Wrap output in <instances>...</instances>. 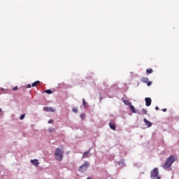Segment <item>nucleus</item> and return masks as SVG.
Masks as SVG:
<instances>
[{"instance_id":"f257e3e1","label":"nucleus","mask_w":179,"mask_h":179,"mask_svg":"<svg viewBox=\"0 0 179 179\" xmlns=\"http://www.w3.org/2000/svg\"><path fill=\"white\" fill-rule=\"evenodd\" d=\"M176 160L177 157L176 155L169 157L165 163L162 165V168L164 170H167L168 171H171V166H173V163H174Z\"/></svg>"},{"instance_id":"f03ea898","label":"nucleus","mask_w":179,"mask_h":179,"mask_svg":"<svg viewBox=\"0 0 179 179\" xmlns=\"http://www.w3.org/2000/svg\"><path fill=\"white\" fill-rule=\"evenodd\" d=\"M55 157L57 162H62V159H64V150H61V148H56Z\"/></svg>"},{"instance_id":"7ed1b4c3","label":"nucleus","mask_w":179,"mask_h":179,"mask_svg":"<svg viewBox=\"0 0 179 179\" xmlns=\"http://www.w3.org/2000/svg\"><path fill=\"white\" fill-rule=\"evenodd\" d=\"M150 177L152 179H162L160 175H159V169L155 168L150 172Z\"/></svg>"},{"instance_id":"20e7f679","label":"nucleus","mask_w":179,"mask_h":179,"mask_svg":"<svg viewBox=\"0 0 179 179\" xmlns=\"http://www.w3.org/2000/svg\"><path fill=\"white\" fill-rule=\"evenodd\" d=\"M88 167H89V162H85L84 164H83L79 167V171H82L83 173L86 171V170H87Z\"/></svg>"},{"instance_id":"39448f33","label":"nucleus","mask_w":179,"mask_h":179,"mask_svg":"<svg viewBox=\"0 0 179 179\" xmlns=\"http://www.w3.org/2000/svg\"><path fill=\"white\" fill-rule=\"evenodd\" d=\"M141 80L143 82V83H147L148 86H152V81H149V78L147 77L141 78Z\"/></svg>"},{"instance_id":"423d86ee","label":"nucleus","mask_w":179,"mask_h":179,"mask_svg":"<svg viewBox=\"0 0 179 179\" xmlns=\"http://www.w3.org/2000/svg\"><path fill=\"white\" fill-rule=\"evenodd\" d=\"M109 127L110 129H113V131H115V129H117V126L115 125V122H114V120H111L109 122Z\"/></svg>"},{"instance_id":"0eeeda50","label":"nucleus","mask_w":179,"mask_h":179,"mask_svg":"<svg viewBox=\"0 0 179 179\" xmlns=\"http://www.w3.org/2000/svg\"><path fill=\"white\" fill-rule=\"evenodd\" d=\"M43 111H47L48 113H55V109L51 107H43Z\"/></svg>"},{"instance_id":"6e6552de","label":"nucleus","mask_w":179,"mask_h":179,"mask_svg":"<svg viewBox=\"0 0 179 179\" xmlns=\"http://www.w3.org/2000/svg\"><path fill=\"white\" fill-rule=\"evenodd\" d=\"M145 106L147 107H149L150 106H151V104H152V99L151 98L146 97L145 99Z\"/></svg>"},{"instance_id":"1a4fd4ad","label":"nucleus","mask_w":179,"mask_h":179,"mask_svg":"<svg viewBox=\"0 0 179 179\" xmlns=\"http://www.w3.org/2000/svg\"><path fill=\"white\" fill-rule=\"evenodd\" d=\"M87 157H90V149L88 151L85 152L83 155V159H86Z\"/></svg>"},{"instance_id":"9d476101","label":"nucleus","mask_w":179,"mask_h":179,"mask_svg":"<svg viewBox=\"0 0 179 179\" xmlns=\"http://www.w3.org/2000/svg\"><path fill=\"white\" fill-rule=\"evenodd\" d=\"M31 163H32V164H34V166H35L36 167H37V166H38L39 164L38 160L37 159H31Z\"/></svg>"},{"instance_id":"9b49d317","label":"nucleus","mask_w":179,"mask_h":179,"mask_svg":"<svg viewBox=\"0 0 179 179\" xmlns=\"http://www.w3.org/2000/svg\"><path fill=\"white\" fill-rule=\"evenodd\" d=\"M144 122L147 127H152V122H149L146 118L144 119Z\"/></svg>"},{"instance_id":"f8f14e48","label":"nucleus","mask_w":179,"mask_h":179,"mask_svg":"<svg viewBox=\"0 0 179 179\" xmlns=\"http://www.w3.org/2000/svg\"><path fill=\"white\" fill-rule=\"evenodd\" d=\"M130 110L132 111V113H136V110H135V106H133L132 104L130 105Z\"/></svg>"},{"instance_id":"ddd939ff","label":"nucleus","mask_w":179,"mask_h":179,"mask_svg":"<svg viewBox=\"0 0 179 179\" xmlns=\"http://www.w3.org/2000/svg\"><path fill=\"white\" fill-rule=\"evenodd\" d=\"M146 73H148V75H150V73H153V70L152 69H147Z\"/></svg>"},{"instance_id":"4468645a","label":"nucleus","mask_w":179,"mask_h":179,"mask_svg":"<svg viewBox=\"0 0 179 179\" xmlns=\"http://www.w3.org/2000/svg\"><path fill=\"white\" fill-rule=\"evenodd\" d=\"M123 103L126 105V106H131V102H129V101L128 100H123Z\"/></svg>"},{"instance_id":"2eb2a0df","label":"nucleus","mask_w":179,"mask_h":179,"mask_svg":"<svg viewBox=\"0 0 179 179\" xmlns=\"http://www.w3.org/2000/svg\"><path fill=\"white\" fill-rule=\"evenodd\" d=\"M37 85H40V81H35L34 83H32V87H36Z\"/></svg>"},{"instance_id":"dca6fc26","label":"nucleus","mask_w":179,"mask_h":179,"mask_svg":"<svg viewBox=\"0 0 179 179\" xmlns=\"http://www.w3.org/2000/svg\"><path fill=\"white\" fill-rule=\"evenodd\" d=\"M45 93H47L48 94H52V91L51 90H46L43 91Z\"/></svg>"},{"instance_id":"f3484780","label":"nucleus","mask_w":179,"mask_h":179,"mask_svg":"<svg viewBox=\"0 0 179 179\" xmlns=\"http://www.w3.org/2000/svg\"><path fill=\"white\" fill-rule=\"evenodd\" d=\"M48 132L51 133V132H55V129L50 127L48 129Z\"/></svg>"},{"instance_id":"a211bd4d","label":"nucleus","mask_w":179,"mask_h":179,"mask_svg":"<svg viewBox=\"0 0 179 179\" xmlns=\"http://www.w3.org/2000/svg\"><path fill=\"white\" fill-rule=\"evenodd\" d=\"M24 117H26V114H22L20 117V120H24Z\"/></svg>"},{"instance_id":"6ab92c4d","label":"nucleus","mask_w":179,"mask_h":179,"mask_svg":"<svg viewBox=\"0 0 179 179\" xmlns=\"http://www.w3.org/2000/svg\"><path fill=\"white\" fill-rule=\"evenodd\" d=\"M142 113L146 115L148 114V110L146 109H142Z\"/></svg>"},{"instance_id":"aec40b11","label":"nucleus","mask_w":179,"mask_h":179,"mask_svg":"<svg viewBox=\"0 0 179 179\" xmlns=\"http://www.w3.org/2000/svg\"><path fill=\"white\" fill-rule=\"evenodd\" d=\"M83 107H86V101H85V99H83Z\"/></svg>"},{"instance_id":"412c9836","label":"nucleus","mask_w":179,"mask_h":179,"mask_svg":"<svg viewBox=\"0 0 179 179\" xmlns=\"http://www.w3.org/2000/svg\"><path fill=\"white\" fill-rule=\"evenodd\" d=\"M73 113H78V109L76 108H73L72 109Z\"/></svg>"},{"instance_id":"4be33fe9","label":"nucleus","mask_w":179,"mask_h":179,"mask_svg":"<svg viewBox=\"0 0 179 179\" xmlns=\"http://www.w3.org/2000/svg\"><path fill=\"white\" fill-rule=\"evenodd\" d=\"M54 122V120L52 119H50L48 120V123L52 124Z\"/></svg>"},{"instance_id":"5701e85b","label":"nucleus","mask_w":179,"mask_h":179,"mask_svg":"<svg viewBox=\"0 0 179 179\" xmlns=\"http://www.w3.org/2000/svg\"><path fill=\"white\" fill-rule=\"evenodd\" d=\"M32 85L31 84H28L27 85V89H30V87H31Z\"/></svg>"},{"instance_id":"b1692460","label":"nucleus","mask_w":179,"mask_h":179,"mask_svg":"<svg viewBox=\"0 0 179 179\" xmlns=\"http://www.w3.org/2000/svg\"><path fill=\"white\" fill-rule=\"evenodd\" d=\"M19 88L17 87V86H15V87H14L13 88V90H14V91H16V90H17Z\"/></svg>"},{"instance_id":"393cba45","label":"nucleus","mask_w":179,"mask_h":179,"mask_svg":"<svg viewBox=\"0 0 179 179\" xmlns=\"http://www.w3.org/2000/svg\"><path fill=\"white\" fill-rule=\"evenodd\" d=\"M80 118H85V114L84 113L80 114Z\"/></svg>"},{"instance_id":"a878e982","label":"nucleus","mask_w":179,"mask_h":179,"mask_svg":"<svg viewBox=\"0 0 179 179\" xmlns=\"http://www.w3.org/2000/svg\"><path fill=\"white\" fill-rule=\"evenodd\" d=\"M162 111H163L164 113H166V111H167V108H164V109H162Z\"/></svg>"},{"instance_id":"bb28decb","label":"nucleus","mask_w":179,"mask_h":179,"mask_svg":"<svg viewBox=\"0 0 179 179\" xmlns=\"http://www.w3.org/2000/svg\"><path fill=\"white\" fill-rule=\"evenodd\" d=\"M155 110H159V107H158V106H156V107H155Z\"/></svg>"},{"instance_id":"cd10ccee","label":"nucleus","mask_w":179,"mask_h":179,"mask_svg":"<svg viewBox=\"0 0 179 179\" xmlns=\"http://www.w3.org/2000/svg\"><path fill=\"white\" fill-rule=\"evenodd\" d=\"M87 179H92L91 178H87Z\"/></svg>"},{"instance_id":"c85d7f7f","label":"nucleus","mask_w":179,"mask_h":179,"mask_svg":"<svg viewBox=\"0 0 179 179\" xmlns=\"http://www.w3.org/2000/svg\"><path fill=\"white\" fill-rule=\"evenodd\" d=\"M1 111H2V109H0V113H1Z\"/></svg>"},{"instance_id":"c756f323","label":"nucleus","mask_w":179,"mask_h":179,"mask_svg":"<svg viewBox=\"0 0 179 179\" xmlns=\"http://www.w3.org/2000/svg\"><path fill=\"white\" fill-rule=\"evenodd\" d=\"M111 179H113V178H111Z\"/></svg>"}]
</instances>
